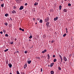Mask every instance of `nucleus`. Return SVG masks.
<instances>
[{
    "label": "nucleus",
    "mask_w": 74,
    "mask_h": 74,
    "mask_svg": "<svg viewBox=\"0 0 74 74\" xmlns=\"http://www.w3.org/2000/svg\"><path fill=\"white\" fill-rule=\"evenodd\" d=\"M63 59L65 62H67V58H66V57L64 56Z\"/></svg>",
    "instance_id": "obj_1"
},
{
    "label": "nucleus",
    "mask_w": 74,
    "mask_h": 74,
    "mask_svg": "<svg viewBox=\"0 0 74 74\" xmlns=\"http://www.w3.org/2000/svg\"><path fill=\"white\" fill-rule=\"evenodd\" d=\"M22 1V0H16V1L17 3H20L21 1Z\"/></svg>",
    "instance_id": "obj_2"
},
{
    "label": "nucleus",
    "mask_w": 74,
    "mask_h": 74,
    "mask_svg": "<svg viewBox=\"0 0 74 74\" xmlns=\"http://www.w3.org/2000/svg\"><path fill=\"white\" fill-rule=\"evenodd\" d=\"M8 66H9L10 68H11V67H12V64L11 63H9L8 64Z\"/></svg>",
    "instance_id": "obj_3"
},
{
    "label": "nucleus",
    "mask_w": 74,
    "mask_h": 74,
    "mask_svg": "<svg viewBox=\"0 0 74 74\" xmlns=\"http://www.w3.org/2000/svg\"><path fill=\"white\" fill-rule=\"evenodd\" d=\"M58 17H56V18H54V21H57V20H58Z\"/></svg>",
    "instance_id": "obj_4"
},
{
    "label": "nucleus",
    "mask_w": 74,
    "mask_h": 74,
    "mask_svg": "<svg viewBox=\"0 0 74 74\" xmlns=\"http://www.w3.org/2000/svg\"><path fill=\"white\" fill-rule=\"evenodd\" d=\"M23 9V6H21L19 8V10H21Z\"/></svg>",
    "instance_id": "obj_5"
},
{
    "label": "nucleus",
    "mask_w": 74,
    "mask_h": 74,
    "mask_svg": "<svg viewBox=\"0 0 74 74\" xmlns=\"http://www.w3.org/2000/svg\"><path fill=\"white\" fill-rule=\"evenodd\" d=\"M49 22H48L47 23V27H49Z\"/></svg>",
    "instance_id": "obj_6"
},
{
    "label": "nucleus",
    "mask_w": 74,
    "mask_h": 74,
    "mask_svg": "<svg viewBox=\"0 0 74 74\" xmlns=\"http://www.w3.org/2000/svg\"><path fill=\"white\" fill-rule=\"evenodd\" d=\"M47 52V50H44V51H43L42 52V53H44L45 52Z\"/></svg>",
    "instance_id": "obj_7"
},
{
    "label": "nucleus",
    "mask_w": 74,
    "mask_h": 74,
    "mask_svg": "<svg viewBox=\"0 0 74 74\" xmlns=\"http://www.w3.org/2000/svg\"><path fill=\"white\" fill-rule=\"evenodd\" d=\"M19 29L20 30H21L22 32H24V29H22L21 28H19Z\"/></svg>",
    "instance_id": "obj_8"
},
{
    "label": "nucleus",
    "mask_w": 74,
    "mask_h": 74,
    "mask_svg": "<svg viewBox=\"0 0 74 74\" xmlns=\"http://www.w3.org/2000/svg\"><path fill=\"white\" fill-rule=\"evenodd\" d=\"M47 57L48 59H50V56L49 55V54L47 55Z\"/></svg>",
    "instance_id": "obj_9"
},
{
    "label": "nucleus",
    "mask_w": 74,
    "mask_h": 74,
    "mask_svg": "<svg viewBox=\"0 0 74 74\" xmlns=\"http://www.w3.org/2000/svg\"><path fill=\"white\" fill-rule=\"evenodd\" d=\"M63 11L64 12H67V10L66 9H65L63 10Z\"/></svg>",
    "instance_id": "obj_10"
},
{
    "label": "nucleus",
    "mask_w": 74,
    "mask_h": 74,
    "mask_svg": "<svg viewBox=\"0 0 74 74\" xmlns=\"http://www.w3.org/2000/svg\"><path fill=\"white\" fill-rule=\"evenodd\" d=\"M12 14H15V13H16V11L15 10H13V11H12Z\"/></svg>",
    "instance_id": "obj_11"
},
{
    "label": "nucleus",
    "mask_w": 74,
    "mask_h": 74,
    "mask_svg": "<svg viewBox=\"0 0 74 74\" xmlns=\"http://www.w3.org/2000/svg\"><path fill=\"white\" fill-rule=\"evenodd\" d=\"M38 5V3L36 2L34 4V5L35 6H36V5Z\"/></svg>",
    "instance_id": "obj_12"
},
{
    "label": "nucleus",
    "mask_w": 74,
    "mask_h": 74,
    "mask_svg": "<svg viewBox=\"0 0 74 74\" xmlns=\"http://www.w3.org/2000/svg\"><path fill=\"white\" fill-rule=\"evenodd\" d=\"M51 74H54V72H53V71H52L51 72Z\"/></svg>",
    "instance_id": "obj_13"
},
{
    "label": "nucleus",
    "mask_w": 74,
    "mask_h": 74,
    "mask_svg": "<svg viewBox=\"0 0 74 74\" xmlns=\"http://www.w3.org/2000/svg\"><path fill=\"white\" fill-rule=\"evenodd\" d=\"M31 62H32V61H28V64H30V63H31Z\"/></svg>",
    "instance_id": "obj_14"
},
{
    "label": "nucleus",
    "mask_w": 74,
    "mask_h": 74,
    "mask_svg": "<svg viewBox=\"0 0 74 74\" xmlns=\"http://www.w3.org/2000/svg\"><path fill=\"white\" fill-rule=\"evenodd\" d=\"M59 10H62V5H60L59 7Z\"/></svg>",
    "instance_id": "obj_15"
},
{
    "label": "nucleus",
    "mask_w": 74,
    "mask_h": 74,
    "mask_svg": "<svg viewBox=\"0 0 74 74\" xmlns=\"http://www.w3.org/2000/svg\"><path fill=\"white\" fill-rule=\"evenodd\" d=\"M53 63H52L50 64V67H52L53 65Z\"/></svg>",
    "instance_id": "obj_16"
},
{
    "label": "nucleus",
    "mask_w": 74,
    "mask_h": 74,
    "mask_svg": "<svg viewBox=\"0 0 74 74\" xmlns=\"http://www.w3.org/2000/svg\"><path fill=\"white\" fill-rule=\"evenodd\" d=\"M36 59H38V60H40V58L39 57H36Z\"/></svg>",
    "instance_id": "obj_17"
},
{
    "label": "nucleus",
    "mask_w": 74,
    "mask_h": 74,
    "mask_svg": "<svg viewBox=\"0 0 74 74\" xmlns=\"http://www.w3.org/2000/svg\"><path fill=\"white\" fill-rule=\"evenodd\" d=\"M59 57H60V59H63V58H62V56H61V55H59Z\"/></svg>",
    "instance_id": "obj_18"
},
{
    "label": "nucleus",
    "mask_w": 74,
    "mask_h": 74,
    "mask_svg": "<svg viewBox=\"0 0 74 74\" xmlns=\"http://www.w3.org/2000/svg\"><path fill=\"white\" fill-rule=\"evenodd\" d=\"M4 3H3V4H1V7H4Z\"/></svg>",
    "instance_id": "obj_19"
},
{
    "label": "nucleus",
    "mask_w": 74,
    "mask_h": 74,
    "mask_svg": "<svg viewBox=\"0 0 74 74\" xmlns=\"http://www.w3.org/2000/svg\"><path fill=\"white\" fill-rule=\"evenodd\" d=\"M8 16V14H5V16Z\"/></svg>",
    "instance_id": "obj_20"
},
{
    "label": "nucleus",
    "mask_w": 74,
    "mask_h": 74,
    "mask_svg": "<svg viewBox=\"0 0 74 74\" xmlns=\"http://www.w3.org/2000/svg\"><path fill=\"white\" fill-rule=\"evenodd\" d=\"M8 51V49H7L5 50H4V52H7Z\"/></svg>",
    "instance_id": "obj_21"
},
{
    "label": "nucleus",
    "mask_w": 74,
    "mask_h": 74,
    "mask_svg": "<svg viewBox=\"0 0 74 74\" xmlns=\"http://www.w3.org/2000/svg\"><path fill=\"white\" fill-rule=\"evenodd\" d=\"M56 60H57L56 59H55L54 60H53V62H56Z\"/></svg>",
    "instance_id": "obj_22"
},
{
    "label": "nucleus",
    "mask_w": 74,
    "mask_h": 74,
    "mask_svg": "<svg viewBox=\"0 0 74 74\" xmlns=\"http://www.w3.org/2000/svg\"><path fill=\"white\" fill-rule=\"evenodd\" d=\"M4 24L6 26H7V25H8V23H5Z\"/></svg>",
    "instance_id": "obj_23"
},
{
    "label": "nucleus",
    "mask_w": 74,
    "mask_h": 74,
    "mask_svg": "<svg viewBox=\"0 0 74 74\" xmlns=\"http://www.w3.org/2000/svg\"><path fill=\"white\" fill-rule=\"evenodd\" d=\"M3 32H4V33H5L6 32V31L5 29H3Z\"/></svg>",
    "instance_id": "obj_24"
},
{
    "label": "nucleus",
    "mask_w": 74,
    "mask_h": 74,
    "mask_svg": "<svg viewBox=\"0 0 74 74\" xmlns=\"http://www.w3.org/2000/svg\"><path fill=\"white\" fill-rule=\"evenodd\" d=\"M40 23H42V20L41 19L40 20Z\"/></svg>",
    "instance_id": "obj_25"
},
{
    "label": "nucleus",
    "mask_w": 74,
    "mask_h": 74,
    "mask_svg": "<svg viewBox=\"0 0 74 74\" xmlns=\"http://www.w3.org/2000/svg\"><path fill=\"white\" fill-rule=\"evenodd\" d=\"M43 38H45L46 37V35H44L43 36Z\"/></svg>",
    "instance_id": "obj_26"
},
{
    "label": "nucleus",
    "mask_w": 74,
    "mask_h": 74,
    "mask_svg": "<svg viewBox=\"0 0 74 74\" xmlns=\"http://www.w3.org/2000/svg\"><path fill=\"white\" fill-rule=\"evenodd\" d=\"M29 38H32V36L31 35L30 36V37H29Z\"/></svg>",
    "instance_id": "obj_27"
},
{
    "label": "nucleus",
    "mask_w": 74,
    "mask_h": 74,
    "mask_svg": "<svg viewBox=\"0 0 74 74\" xmlns=\"http://www.w3.org/2000/svg\"><path fill=\"white\" fill-rule=\"evenodd\" d=\"M58 70H61V68L60 67H58Z\"/></svg>",
    "instance_id": "obj_28"
},
{
    "label": "nucleus",
    "mask_w": 74,
    "mask_h": 74,
    "mask_svg": "<svg viewBox=\"0 0 74 74\" xmlns=\"http://www.w3.org/2000/svg\"><path fill=\"white\" fill-rule=\"evenodd\" d=\"M5 37H8V35L7 34H5Z\"/></svg>",
    "instance_id": "obj_29"
},
{
    "label": "nucleus",
    "mask_w": 74,
    "mask_h": 74,
    "mask_svg": "<svg viewBox=\"0 0 74 74\" xmlns=\"http://www.w3.org/2000/svg\"><path fill=\"white\" fill-rule=\"evenodd\" d=\"M16 73H17V74H20L19 73V72L18 71H16Z\"/></svg>",
    "instance_id": "obj_30"
},
{
    "label": "nucleus",
    "mask_w": 74,
    "mask_h": 74,
    "mask_svg": "<svg viewBox=\"0 0 74 74\" xmlns=\"http://www.w3.org/2000/svg\"><path fill=\"white\" fill-rule=\"evenodd\" d=\"M66 36V34H65L63 35V37H65Z\"/></svg>",
    "instance_id": "obj_31"
},
{
    "label": "nucleus",
    "mask_w": 74,
    "mask_h": 74,
    "mask_svg": "<svg viewBox=\"0 0 74 74\" xmlns=\"http://www.w3.org/2000/svg\"><path fill=\"white\" fill-rule=\"evenodd\" d=\"M21 74H25V73L24 72H21Z\"/></svg>",
    "instance_id": "obj_32"
},
{
    "label": "nucleus",
    "mask_w": 74,
    "mask_h": 74,
    "mask_svg": "<svg viewBox=\"0 0 74 74\" xmlns=\"http://www.w3.org/2000/svg\"><path fill=\"white\" fill-rule=\"evenodd\" d=\"M49 20V18L48 17H47V21H48Z\"/></svg>",
    "instance_id": "obj_33"
},
{
    "label": "nucleus",
    "mask_w": 74,
    "mask_h": 74,
    "mask_svg": "<svg viewBox=\"0 0 74 74\" xmlns=\"http://www.w3.org/2000/svg\"><path fill=\"white\" fill-rule=\"evenodd\" d=\"M68 5V6H71V4L69 3Z\"/></svg>",
    "instance_id": "obj_34"
},
{
    "label": "nucleus",
    "mask_w": 74,
    "mask_h": 74,
    "mask_svg": "<svg viewBox=\"0 0 74 74\" xmlns=\"http://www.w3.org/2000/svg\"><path fill=\"white\" fill-rule=\"evenodd\" d=\"M24 66H25L26 67H27V64H25L24 65Z\"/></svg>",
    "instance_id": "obj_35"
},
{
    "label": "nucleus",
    "mask_w": 74,
    "mask_h": 74,
    "mask_svg": "<svg viewBox=\"0 0 74 74\" xmlns=\"http://www.w3.org/2000/svg\"><path fill=\"white\" fill-rule=\"evenodd\" d=\"M50 11H51V12H53V9L50 10Z\"/></svg>",
    "instance_id": "obj_36"
},
{
    "label": "nucleus",
    "mask_w": 74,
    "mask_h": 74,
    "mask_svg": "<svg viewBox=\"0 0 74 74\" xmlns=\"http://www.w3.org/2000/svg\"><path fill=\"white\" fill-rule=\"evenodd\" d=\"M51 43H53L54 42V40H52L51 42Z\"/></svg>",
    "instance_id": "obj_37"
},
{
    "label": "nucleus",
    "mask_w": 74,
    "mask_h": 74,
    "mask_svg": "<svg viewBox=\"0 0 74 74\" xmlns=\"http://www.w3.org/2000/svg\"><path fill=\"white\" fill-rule=\"evenodd\" d=\"M45 22H47V19L46 18H45Z\"/></svg>",
    "instance_id": "obj_38"
},
{
    "label": "nucleus",
    "mask_w": 74,
    "mask_h": 74,
    "mask_svg": "<svg viewBox=\"0 0 74 74\" xmlns=\"http://www.w3.org/2000/svg\"><path fill=\"white\" fill-rule=\"evenodd\" d=\"M40 71H41V72L42 71V68H41Z\"/></svg>",
    "instance_id": "obj_39"
},
{
    "label": "nucleus",
    "mask_w": 74,
    "mask_h": 74,
    "mask_svg": "<svg viewBox=\"0 0 74 74\" xmlns=\"http://www.w3.org/2000/svg\"><path fill=\"white\" fill-rule=\"evenodd\" d=\"M27 53V51H25V53Z\"/></svg>",
    "instance_id": "obj_40"
},
{
    "label": "nucleus",
    "mask_w": 74,
    "mask_h": 74,
    "mask_svg": "<svg viewBox=\"0 0 74 74\" xmlns=\"http://www.w3.org/2000/svg\"><path fill=\"white\" fill-rule=\"evenodd\" d=\"M61 62H62L63 61V58L61 59Z\"/></svg>",
    "instance_id": "obj_41"
},
{
    "label": "nucleus",
    "mask_w": 74,
    "mask_h": 74,
    "mask_svg": "<svg viewBox=\"0 0 74 74\" xmlns=\"http://www.w3.org/2000/svg\"><path fill=\"white\" fill-rule=\"evenodd\" d=\"M40 20V18H39L37 19V20H38V21H39Z\"/></svg>",
    "instance_id": "obj_42"
},
{
    "label": "nucleus",
    "mask_w": 74,
    "mask_h": 74,
    "mask_svg": "<svg viewBox=\"0 0 74 74\" xmlns=\"http://www.w3.org/2000/svg\"><path fill=\"white\" fill-rule=\"evenodd\" d=\"M0 33H1V34H3V32L1 31L0 32Z\"/></svg>",
    "instance_id": "obj_43"
},
{
    "label": "nucleus",
    "mask_w": 74,
    "mask_h": 74,
    "mask_svg": "<svg viewBox=\"0 0 74 74\" xmlns=\"http://www.w3.org/2000/svg\"><path fill=\"white\" fill-rule=\"evenodd\" d=\"M53 58H55V55H54L53 56Z\"/></svg>",
    "instance_id": "obj_44"
},
{
    "label": "nucleus",
    "mask_w": 74,
    "mask_h": 74,
    "mask_svg": "<svg viewBox=\"0 0 74 74\" xmlns=\"http://www.w3.org/2000/svg\"><path fill=\"white\" fill-rule=\"evenodd\" d=\"M10 44H13V42H10Z\"/></svg>",
    "instance_id": "obj_45"
},
{
    "label": "nucleus",
    "mask_w": 74,
    "mask_h": 74,
    "mask_svg": "<svg viewBox=\"0 0 74 74\" xmlns=\"http://www.w3.org/2000/svg\"><path fill=\"white\" fill-rule=\"evenodd\" d=\"M65 30L66 31H67V28H66L65 29Z\"/></svg>",
    "instance_id": "obj_46"
},
{
    "label": "nucleus",
    "mask_w": 74,
    "mask_h": 74,
    "mask_svg": "<svg viewBox=\"0 0 74 74\" xmlns=\"http://www.w3.org/2000/svg\"><path fill=\"white\" fill-rule=\"evenodd\" d=\"M27 5V3H26L25 4V5Z\"/></svg>",
    "instance_id": "obj_47"
},
{
    "label": "nucleus",
    "mask_w": 74,
    "mask_h": 74,
    "mask_svg": "<svg viewBox=\"0 0 74 74\" xmlns=\"http://www.w3.org/2000/svg\"><path fill=\"white\" fill-rule=\"evenodd\" d=\"M26 66H24V69H26Z\"/></svg>",
    "instance_id": "obj_48"
},
{
    "label": "nucleus",
    "mask_w": 74,
    "mask_h": 74,
    "mask_svg": "<svg viewBox=\"0 0 74 74\" xmlns=\"http://www.w3.org/2000/svg\"><path fill=\"white\" fill-rule=\"evenodd\" d=\"M35 20H36V19H35V18H33V21H35Z\"/></svg>",
    "instance_id": "obj_49"
},
{
    "label": "nucleus",
    "mask_w": 74,
    "mask_h": 74,
    "mask_svg": "<svg viewBox=\"0 0 74 74\" xmlns=\"http://www.w3.org/2000/svg\"><path fill=\"white\" fill-rule=\"evenodd\" d=\"M16 40H17L16 38H15V39H14V40H15V41H16Z\"/></svg>",
    "instance_id": "obj_50"
},
{
    "label": "nucleus",
    "mask_w": 74,
    "mask_h": 74,
    "mask_svg": "<svg viewBox=\"0 0 74 74\" xmlns=\"http://www.w3.org/2000/svg\"><path fill=\"white\" fill-rule=\"evenodd\" d=\"M25 13H26H26H27V11H25Z\"/></svg>",
    "instance_id": "obj_51"
},
{
    "label": "nucleus",
    "mask_w": 74,
    "mask_h": 74,
    "mask_svg": "<svg viewBox=\"0 0 74 74\" xmlns=\"http://www.w3.org/2000/svg\"><path fill=\"white\" fill-rule=\"evenodd\" d=\"M16 52L17 53H19V51H17Z\"/></svg>",
    "instance_id": "obj_52"
},
{
    "label": "nucleus",
    "mask_w": 74,
    "mask_h": 74,
    "mask_svg": "<svg viewBox=\"0 0 74 74\" xmlns=\"http://www.w3.org/2000/svg\"><path fill=\"white\" fill-rule=\"evenodd\" d=\"M66 33H68V31H66Z\"/></svg>",
    "instance_id": "obj_53"
},
{
    "label": "nucleus",
    "mask_w": 74,
    "mask_h": 74,
    "mask_svg": "<svg viewBox=\"0 0 74 74\" xmlns=\"http://www.w3.org/2000/svg\"><path fill=\"white\" fill-rule=\"evenodd\" d=\"M15 8H16V7H14V9H15Z\"/></svg>",
    "instance_id": "obj_54"
},
{
    "label": "nucleus",
    "mask_w": 74,
    "mask_h": 74,
    "mask_svg": "<svg viewBox=\"0 0 74 74\" xmlns=\"http://www.w3.org/2000/svg\"><path fill=\"white\" fill-rule=\"evenodd\" d=\"M48 67H49V66H50V65H48Z\"/></svg>",
    "instance_id": "obj_55"
},
{
    "label": "nucleus",
    "mask_w": 74,
    "mask_h": 74,
    "mask_svg": "<svg viewBox=\"0 0 74 74\" xmlns=\"http://www.w3.org/2000/svg\"><path fill=\"white\" fill-rule=\"evenodd\" d=\"M1 1H3V0H1Z\"/></svg>",
    "instance_id": "obj_56"
},
{
    "label": "nucleus",
    "mask_w": 74,
    "mask_h": 74,
    "mask_svg": "<svg viewBox=\"0 0 74 74\" xmlns=\"http://www.w3.org/2000/svg\"><path fill=\"white\" fill-rule=\"evenodd\" d=\"M10 19L11 20V21H12V19H11V18H10Z\"/></svg>",
    "instance_id": "obj_57"
},
{
    "label": "nucleus",
    "mask_w": 74,
    "mask_h": 74,
    "mask_svg": "<svg viewBox=\"0 0 74 74\" xmlns=\"http://www.w3.org/2000/svg\"><path fill=\"white\" fill-rule=\"evenodd\" d=\"M10 74H12V73H10Z\"/></svg>",
    "instance_id": "obj_58"
},
{
    "label": "nucleus",
    "mask_w": 74,
    "mask_h": 74,
    "mask_svg": "<svg viewBox=\"0 0 74 74\" xmlns=\"http://www.w3.org/2000/svg\"><path fill=\"white\" fill-rule=\"evenodd\" d=\"M37 23H36V25H37Z\"/></svg>",
    "instance_id": "obj_59"
},
{
    "label": "nucleus",
    "mask_w": 74,
    "mask_h": 74,
    "mask_svg": "<svg viewBox=\"0 0 74 74\" xmlns=\"http://www.w3.org/2000/svg\"><path fill=\"white\" fill-rule=\"evenodd\" d=\"M37 1H39V0H37Z\"/></svg>",
    "instance_id": "obj_60"
},
{
    "label": "nucleus",
    "mask_w": 74,
    "mask_h": 74,
    "mask_svg": "<svg viewBox=\"0 0 74 74\" xmlns=\"http://www.w3.org/2000/svg\"><path fill=\"white\" fill-rule=\"evenodd\" d=\"M64 1H67V0H64Z\"/></svg>",
    "instance_id": "obj_61"
},
{
    "label": "nucleus",
    "mask_w": 74,
    "mask_h": 74,
    "mask_svg": "<svg viewBox=\"0 0 74 74\" xmlns=\"http://www.w3.org/2000/svg\"><path fill=\"white\" fill-rule=\"evenodd\" d=\"M32 48H33V46H32Z\"/></svg>",
    "instance_id": "obj_62"
},
{
    "label": "nucleus",
    "mask_w": 74,
    "mask_h": 74,
    "mask_svg": "<svg viewBox=\"0 0 74 74\" xmlns=\"http://www.w3.org/2000/svg\"><path fill=\"white\" fill-rule=\"evenodd\" d=\"M46 25H47V23H46Z\"/></svg>",
    "instance_id": "obj_63"
}]
</instances>
